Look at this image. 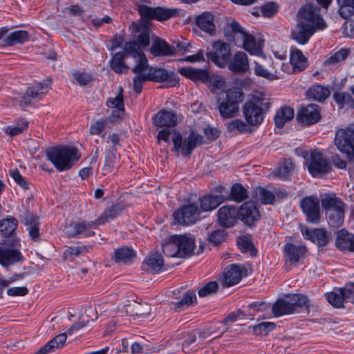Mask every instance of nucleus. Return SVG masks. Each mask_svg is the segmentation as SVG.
Wrapping results in <instances>:
<instances>
[{
  "label": "nucleus",
  "mask_w": 354,
  "mask_h": 354,
  "mask_svg": "<svg viewBox=\"0 0 354 354\" xmlns=\"http://www.w3.org/2000/svg\"><path fill=\"white\" fill-rule=\"evenodd\" d=\"M294 109L289 106H283L279 110L274 116V122L278 128H282L286 122L293 119Z\"/></svg>",
  "instance_id": "41"
},
{
  "label": "nucleus",
  "mask_w": 354,
  "mask_h": 354,
  "mask_svg": "<svg viewBox=\"0 0 354 354\" xmlns=\"http://www.w3.org/2000/svg\"><path fill=\"white\" fill-rule=\"evenodd\" d=\"M346 21L342 26V33L348 37H354V17L345 19Z\"/></svg>",
  "instance_id": "64"
},
{
  "label": "nucleus",
  "mask_w": 354,
  "mask_h": 354,
  "mask_svg": "<svg viewBox=\"0 0 354 354\" xmlns=\"http://www.w3.org/2000/svg\"><path fill=\"white\" fill-rule=\"evenodd\" d=\"M333 98L341 109H354V99L351 93L336 92L333 95Z\"/></svg>",
  "instance_id": "46"
},
{
  "label": "nucleus",
  "mask_w": 354,
  "mask_h": 354,
  "mask_svg": "<svg viewBox=\"0 0 354 354\" xmlns=\"http://www.w3.org/2000/svg\"><path fill=\"white\" fill-rule=\"evenodd\" d=\"M272 310L275 317L295 313L288 296L284 299H278L272 306Z\"/></svg>",
  "instance_id": "35"
},
{
  "label": "nucleus",
  "mask_w": 354,
  "mask_h": 354,
  "mask_svg": "<svg viewBox=\"0 0 354 354\" xmlns=\"http://www.w3.org/2000/svg\"><path fill=\"white\" fill-rule=\"evenodd\" d=\"M247 275V269L240 265H231L226 268V271L221 278L223 286L230 287L240 282L243 276Z\"/></svg>",
  "instance_id": "20"
},
{
  "label": "nucleus",
  "mask_w": 354,
  "mask_h": 354,
  "mask_svg": "<svg viewBox=\"0 0 354 354\" xmlns=\"http://www.w3.org/2000/svg\"><path fill=\"white\" fill-rule=\"evenodd\" d=\"M201 213L198 205L194 203L183 205L174 212V223L184 225L194 224L198 221Z\"/></svg>",
  "instance_id": "11"
},
{
  "label": "nucleus",
  "mask_w": 354,
  "mask_h": 354,
  "mask_svg": "<svg viewBox=\"0 0 354 354\" xmlns=\"http://www.w3.org/2000/svg\"><path fill=\"white\" fill-rule=\"evenodd\" d=\"M138 10L141 17L145 20L165 21L178 14V9L160 6L153 8L146 5H140Z\"/></svg>",
  "instance_id": "10"
},
{
  "label": "nucleus",
  "mask_w": 354,
  "mask_h": 354,
  "mask_svg": "<svg viewBox=\"0 0 354 354\" xmlns=\"http://www.w3.org/2000/svg\"><path fill=\"white\" fill-rule=\"evenodd\" d=\"M225 201V198L222 195L213 196L211 194L205 195L200 199L199 209L201 212H209L216 209L220 204Z\"/></svg>",
  "instance_id": "32"
},
{
  "label": "nucleus",
  "mask_w": 354,
  "mask_h": 354,
  "mask_svg": "<svg viewBox=\"0 0 354 354\" xmlns=\"http://www.w3.org/2000/svg\"><path fill=\"white\" fill-rule=\"evenodd\" d=\"M330 90L328 87L320 84H315L310 87L306 91V96L318 102H324L330 95Z\"/></svg>",
  "instance_id": "37"
},
{
  "label": "nucleus",
  "mask_w": 354,
  "mask_h": 354,
  "mask_svg": "<svg viewBox=\"0 0 354 354\" xmlns=\"http://www.w3.org/2000/svg\"><path fill=\"white\" fill-rule=\"evenodd\" d=\"M334 144L350 161H354V124L337 129Z\"/></svg>",
  "instance_id": "6"
},
{
  "label": "nucleus",
  "mask_w": 354,
  "mask_h": 354,
  "mask_svg": "<svg viewBox=\"0 0 354 354\" xmlns=\"http://www.w3.org/2000/svg\"><path fill=\"white\" fill-rule=\"evenodd\" d=\"M50 80H45L41 82L36 83L29 86L20 101L22 106L30 104L32 100H39L50 88Z\"/></svg>",
  "instance_id": "14"
},
{
  "label": "nucleus",
  "mask_w": 354,
  "mask_h": 354,
  "mask_svg": "<svg viewBox=\"0 0 354 354\" xmlns=\"http://www.w3.org/2000/svg\"><path fill=\"white\" fill-rule=\"evenodd\" d=\"M18 225L17 220L13 216H8L1 220V236L7 240L10 236H16L14 233Z\"/></svg>",
  "instance_id": "42"
},
{
  "label": "nucleus",
  "mask_w": 354,
  "mask_h": 354,
  "mask_svg": "<svg viewBox=\"0 0 354 354\" xmlns=\"http://www.w3.org/2000/svg\"><path fill=\"white\" fill-rule=\"evenodd\" d=\"M322 205L327 213L328 210L345 207L343 201L335 194H326L322 198Z\"/></svg>",
  "instance_id": "45"
},
{
  "label": "nucleus",
  "mask_w": 354,
  "mask_h": 354,
  "mask_svg": "<svg viewBox=\"0 0 354 354\" xmlns=\"http://www.w3.org/2000/svg\"><path fill=\"white\" fill-rule=\"evenodd\" d=\"M172 141L174 151L180 153L185 157L190 156L197 145L204 143L203 137L195 131H191L184 140L179 132H175Z\"/></svg>",
  "instance_id": "8"
},
{
  "label": "nucleus",
  "mask_w": 354,
  "mask_h": 354,
  "mask_svg": "<svg viewBox=\"0 0 354 354\" xmlns=\"http://www.w3.org/2000/svg\"><path fill=\"white\" fill-rule=\"evenodd\" d=\"M307 252L308 249L304 245H296L292 243H287L283 248V257L286 266L303 263V260Z\"/></svg>",
  "instance_id": "15"
},
{
  "label": "nucleus",
  "mask_w": 354,
  "mask_h": 354,
  "mask_svg": "<svg viewBox=\"0 0 354 354\" xmlns=\"http://www.w3.org/2000/svg\"><path fill=\"white\" fill-rule=\"evenodd\" d=\"M320 118L319 107L315 104H310L307 106H301L297 115L298 122L306 126L312 125L318 122Z\"/></svg>",
  "instance_id": "18"
},
{
  "label": "nucleus",
  "mask_w": 354,
  "mask_h": 354,
  "mask_svg": "<svg viewBox=\"0 0 354 354\" xmlns=\"http://www.w3.org/2000/svg\"><path fill=\"white\" fill-rule=\"evenodd\" d=\"M145 71L135 73L136 75L133 79V89L138 94L140 93L142 89V84L149 80L147 75L143 73Z\"/></svg>",
  "instance_id": "61"
},
{
  "label": "nucleus",
  "mask_w": 354,
  "mask_h": 354,
  "mask_svg": "<svg viewBox=\"0 0 354 354\" xmlns=\"http://www.w3.org/2000/svg\"><path fill=\"white\" fill-rule=\"evenodd\" d=\"M351 50L342 48L331 54L324 63V66L328 69H334L339 66V64L344 62L350 55Z\"/></svg>",
  "instance_id": "30"
},
{
  "label": "nucleus",
  "mask_w": 354,
  "mask_h": 354,
  "mask_svg": "<svg viewBox=\"0 0 354 354\" xmlns=\"http://www.w3.org/2000/svg\"><path fill=\"white\" fill-rule=\"evenodd\" d=\"M163 259L158 253H153L145 258L143 268L151 272L158 273L161 271L163 266Z\"/></svg>",
  "instance_id": "34"
},
{
  "label": "nucleus",
  "mask_w": 354,
  "mask_h": 354,
  "mask_svg": "<svg viewBox=\"0 0 354 354\" xmlns=\"http://www.w3.org/2000/svg\"><path fill=\"white\" fill-rule=\"evenodd\" d=\"M301 232L305 239L317 243L318 246H324L328 243V236L326 232L322 229L309 230L304 228L302 229Z\"/></svg>",
  "instance_id": "28"
},
{
  "label": "nucleus",
  "mask_w": 354,
  "mask_h": 354,
  "mask_svg": "<svg viewBox=\"0 0 354 354\" xmlns=\"http://www.w3.org/2000/svg\"><path fill=\"white\" fill-rule=\"evenodd\" d=\"M125 57V54L122 52L116 53L112 57L111 60V68L115 73H126L129 66L124 62Z\"/></svg>",
  "instance_id": "47"
},
{
  "label": "nucleus",
  "mask_w": 354,
  "mask_h": 354,
  "mask_svg": "<svg viewBox=\"0 0 354 354\" xmlns=\"http://www.w3.org/2000/svg\"><path fill=\"white\" fill-rule=\"evenodd\" d=\"M248 198V190L240 183H235L231 188L229 199L241 203Z\"/></svg>",
  "instance_id": "50"
},
{
  "label": "nucleus",
  "mask_w": 354,
  "mask_h": 354,
  "mask_svg": "<svg viewBox=\"0 0 354 354\" xmlns=\"http://www.w3.org/2000/svg\"><path fill=\"white\" fill-rule=\"evenodd\" d=\"M20 248V240L16 236H10L7 240H1V266L8 268L23 263L25 261V257Z\"/></svg>",
  "instance_id": "5"
},
{
  "label": "nucleus",
  "mask_w": 354,
  "mask_h": 354,
  "mask_svg": "<svg viewBox=\"0 0 354 354\" xmlns=\"http://www.w3.org/2000/svg\"><path fill=\"white\" fill-rule=\"evenodd\" d=\"M254 71L256 75L266 78L268 80H274L279 79V75L277 71H269L262 64L255 61L254 62Z\"/></svg>",
  "instance_id": "54"
},
{
  "label": "nucleus",
  "mask_w": 354,
  "mask_h": 354,
  "mask_svg": "<svg viewBox=\"0 0 354 354\" xmlns=\"http://www.w3.org/2000/svg\"><path fill=\"white\" fill-rule=\"evenodd\" d=\"M276 328V324L273 322H265L254 325L252 327L253 331L257 335H267L270 331Z\"/></svg>",
  "instance_id": "59"
},
{
  "label": "nucleus",
  "mask_w": 354,
  "mask_h": 354,
  "mask_svg": "<svg viewBox=\"0 0 354 354\" xmlns=\"http://www.w3.org/2000/svg\"><path fill=\"white\" fill-rule=\"evenodd\" d=\"M46 156L57 171H63L69 170L81 155L74 147L59 145L48 149Z\"/></svg>",
  "instance_id": "3"
},
{
  "label": "nucleus",
  "mask_w": 354,
  "mask_h": 354,
  "mask_svg": "<svg viewBox=\"0 0 354 354\" xmlns=\"http://www.w3.org/2000/svg\"><path fill=\"white\" fill-rule=\"evenodd\" d=\"M241 47L243 48L250 55H259L261 53L260 45L257 43L255 37L250 33L245 38Z\"/></svg>",
  "instance_id": "49"
},
{
  "label": "nucleus",
  "mask_w": 354,
  "mask_h": 354,
  "mask_svg": "<svg viewBox=\"0 0 354 354\" xmlns=\"http://www.w3.org/2000/svg\"><path fill=\"white\" fill-rule=\"evenodd\" d=\"M98 219L96 218L95 221L87 222L86 221H80L75 222L70 225L71 230L68 232V234L70 237H88L93 236L95 232L93 230L101 224L97 223Z\"/></svg>",
  "instance_id": "19"
},
{
  "label": "nucleus",
  "mask_w": 354,
  "mask_h": 354,
  "mask_svg": "<svg viewBox=\"0 0 354 354\" xmlns=\"http://www.w3.org/2000/svg\"><path fill=\"white\" fill-rule=\"evenodd\" d=\"M90 247L85 245H79L68 247L64 252L65 258L68 259L73 256L77 257L82 254H86L89 252Z\"/></svg>",
  "instance_id": "60"
},
{
  "label": "nucleus",
  "mask_w": 354,
  "mask_h": 354,
  "mask_svg": "<svg viewBox=\"0 0 354 354\" xmlns=\"http://www.w3.org/2000/svg\"><path fill=\"white\" fill-rule=\"evenodd\" d=\"M294 168L293 162L290 160H286L279 164L274 169V174L280 178L286 179L291 174Z\"/></svg>",
  "instance_id": "52"
},
{
  "label": "nucleus",
  "mask_w": 354,
  "mask_h": 354,
  "mask_svg": "<svg viewBox=\"0 0 354 354\" xmlns=\"http://www.w3.org/2000/svg\"><path fill=\"white\" fill-rule=\"evenodd\" d=\"M328 224L335 227H340L344 222V207L335 209H330L326 213Z\"/></svg>",
  "instance_id": "43"
},
{
  "label": "nucleus",
  "mask_w": 354,
  "mask_h": 354,
  "mask_svg": "<svg viewBox=\"0 0 354 354\" xmlns=\"http://www.w3.org/2000/svg\"><path fill=\"white\" fill-rule=\"evenodd\" d=\"M153 124L157 127L171 128L178 123V116L174 111L162 109L153 118Z\"/></svg>",
  "instance_id": "22"
},
{
  "label": "nucleus",
  "mask_w": 354,
  "mask_h": 354,
  "mask_svg": "<svg viewBox=\"0 0 354 354\" xmlns=\"http://www.w3.org/2000/svg\"><path fill=\"white\" fill-rule=\"evenodd\" d=\"M196 302V296L194 291L189 290L186 292L182 299L174 304L175 308L180 310L183 309L184 307H187L190 305Z\"/></svg>",
  "instance_id": "57"
},
{
  "label": "nucleus",
  "mask_w": 354,
  "mask_h": 354,
  "mask_svg": "<svg viewBox=\"0 0 354 354\" xmlns=\"http://www.w3.org/2000/svg\"><path fill=\"white\" fill-rule=\"evenodd\" d=\"M290 64L292 66L293 73H299L307 67L308 59L301 50L296 48H291Z\"/></svg>",
  "instance_id": "31"
},
{
  "label": "nucleus",
  "mask_w": 354,
  "mask_h": 354,
  "mask_svg": "<svg viewBox=\"0 0 354 354\" xmlns=\"http://www.w3.org/2000/svg\"><path fill=\"white\" fill-rule=\"evenodd\" d=\"M66 338L67 335L66 333H61L48 342L44 346L48 349L49 353H53L64 345Z\"/></svg>",
  "instance_id": "58"
},
{
  "label": "nucleus",
  "mask_w": 354,
  "mask_h": 354,
  "mask_svg": "<svg viewBox=\"0 0 354 354\" xmlns=\"http://www.w3.org/2000/svg\"><path fill=\"white\" fill-rule=\"evenodd\" d=\"M327 301L335 308H342L344 306V303L346 301L344 294L342 290V288H335L333 290L327 293L326 295Z\"/></svg>",
  "instance_id": "44"
},
{
  "label": "nucleus",
  "mask_w": 354,
  "mask_h": 354,
  "mask_svg": "<svg viewBox=\"0 0 354 354\" xmlns=\"http://www.w3.org/2000/svg\"><path fill=\"white\" fill-rule=\"evenodd\" d=\"M225 36L230 37L234 44L239 46H241V44L245 40L248 33L245 32L241 26L236 21L233 20L229 23L224 29Z\"/></svg>",
  "instance_id": "27"
},
{
  "label": "nucleus",
  "mask_w": 354,
  "mask_h": 354,
  "mask_svg": "<svg viewBox=\"0 0 354 354\" xmlns=\"http://www.w3.org/2000/svg\"><path fill=\"white\" fill-rule=\"evenodd\" d=\"M219 223L224 227H231L239 218L238 209L232 205L221 207L217 213Z\"/></svg>",
  "instance_id": "26"
},
{
  "label": "nucleus",
  "mask_w": 354,
  "mask_h": 354,
  "mask_svg": "<svg viewBox=\"0 0 354 354\" xmlns=\"http://www.w3.org/2000/svg\"><path fill=\"white\" fill-rule=\"evenodd\" d=\"M147 75L149 80L166 82L168 87L175 86L179 80L178 75L174 72H168L167 70L158 67L150 68Z\"/></svg>",
  "instance_id": "17"
},
{
  "label": "nucleus",
  "mask_w": 354,
  "mask_h": 354,
  "mask_svg": "<svg viewBox=\"0 0 354 354\" xmlns=\"http://www.w3.org/2000/svg\"><path fill=\"white\" fill-rule=\"evenodd\" d=\"M136 257V252L131 248L123 246L115 250L113 259L118 264L131 263Z\"/></svg>",
  "instance_id": "33"
},
{
  "label": "nucleus",
  "mask_w": 354,
  "mask_h": 354,
  "mask_svg": "<svg viewBox=\"0 0 354 354\" xmlns=\"http://www.w3.org/2000/svg\"><path fill=\"white\" fill-rule=\"evenodd\" d=\"M335 245L342 251L354 252V234L344 230L337 232Z\"/></svg>",
  "instance_id": "29"
},
{
  "label": "nucleus",
  "mask_w": 354,
  "mask_h": 354,
  "mask_svg": "<svg viewBox=\"0 0 354 354\" xmlns=\"http://www.w3.org/2000/svg\"><path fill=\"white\" fill-rule=\"evenodd\" d=\"M239 218L245 225H254L261 218L260 212L252 201L245 202L238 210Z\"/></svg>",
  "instance_id": "21"
},
{
  "label": "nucleus",
  "mask_w": 354,
  "mask_h": 354,
  "mask_svg": "<svg viewBox=\"0 0 354 354\" xmlns=\"http://www.w3.org/2000/svg\"><path fill=\"white\" fill-rule=\"evenodd\" d=\"M303 212L308 222L317 223L320 220L319 200L315 196L304 197L300 202Z\"/></svg>",
  "instance_id": "16"
},
{
  "label": "nucleus",
  "mask_w": 354,
  "mask_h": 354,
  "mask_svg": "<svg viewBox=\"0 0 354 354\" xmlns=\"http://www.w3.org/2000/svg\"><path fill=\"white\" fill-rule=\"evenodd\" d=\"M341 17L348 19L354 17V1L353 0H337Z\"/></svg>",
  "instance_id": "53"
},
{
  "label": "nucleus",
  "mask_w": 354,
  "mask_h": 354,
  "mask_svg": "<svg viewBox=\"0 0 354 354\" xmlns=\"http://www.w3.org/2000/svg\"><path fill=\"white\" fill-rule=\"evenodd\" d=\"M124 209V205L122 203H118L113 204L107 209H106L101 216L97 218L98 221L97 223L98 224H104L109 220L114 219L118 216H119Z\"/></svg>",
  "instance_id": "36"
},
{
  "label": "nucleus",
  "mask_w": 354,
  "mask_h": 354,
  "mask_svg": "<svg viewBox=\"0 0 354 354\" xmlns=\"http://www.w3.org/2000/svg\"><path fill=\"white\" fill-rule=\"evenodd\" d=\"M151 310L150 306L147 304H136L133 306V314L132 315L138 318L147 317L150 314Z\"/></svg>",
  "instance_id": "62"
},
{
  "label": "nucleus",
  "mask_w": 354,
  "mask_h": 354,
  "mask_svg": "<svg viewBox=\"0 0 354 354\" xmlns=\"http://www.w3.org/2000/svg\"><path fill=\"white\" fill-rule=\"evenodd\" d=\"M197 26L203 31L214 35L215 32V25L214 24V16L210 12H205L196 18Z\"/></svg>",
  "instance_id": "38"
},
{
  "label": "nucleus",
  "mask_w": 354,
  "mask_h": 354,
  "mask_svg": "<svg viewBox=\"0 0 354 354\" xmlns=\"http://www.w3.org/2000/svg\"><path fill=\"white\" fill-rule=\"evenodd\" d=\"M125 57L131 56L133 58L136 66L133 68V73L146 71L148 67V61L145 53L140 50L136 41L126 42L123 47Z\"/></svg>",
  "instance_id": "13"
},
{
  "label": "nucleus",
  "mask_w": 354,
  "mask_h": 354,
  "mask_svg": "<svg viewBox=\"0 0 354 354\" xmlns=\"http://www.w3.org/2000/svg\"><path fill=\"white\" fill-rule=\"evenodd\" d=\"M231 55L230 44L218 40L214 43L212 51L207 53V57L216 66L223 68L229 62Z\"/></svg>",
  "instance_id": "12"
},
{
  "label": "nucleus",
  "mask_w": 354,
  "mask_h": 354,
  "mask_svg": "<svg viewBox=\"0 0 354 354\" xmlns=\"http://www.w3.org/2000/svg\"><path fill=\"white\" fill-rule=\"evenodd\" d=\"M227 128L232 133H245L252 131L250 125L240 119H236L228 122Z\"/></svg>",
  "instance_id": "51"
},
{
  "label": "nucleus",
  "mask_w": 354,
  "mask_h": 354,
  "mask_svg": "<svg viewBox=\"0 0 354 354\" xmlns=\"http://www.w3.org/2000/svg\"><path fill=\"white\" fill-rule=\"evenodd\" d=\"M29 39V34L26 30H17L10 33L1 44V48L3 46H12L19 44H23Z\"/></svg>",
  "instance_id": "39"
},
{
  "label": "nucleus",
  "mask_w": 354,
  "mask_h": 354,
  "mask_svg": "<svg viewBox=\"0 0 354 354\" xmlns=\"http://www.w3.org/2000/svg\"><path fill=\"white\" fill-rule=\"evenodd\" d=\"M326 27L320 9L313 4H306L298 11L297 27L292 32V38L298 44L304 45L317 30H324Z\"/></svg>",
  "instance_id": "1"
},
{
  "label": "nucleus",
  "mask_w": 354,
  "mask_h": 354,
  "mask_svg": "<svg viewBox=\"0 0 354 354\" xmlns=\"http://www.w3.org/2000/svg\"><path fill=\"white\" fill-rule=\"evenodd\" d=\"M162 248L167 257L187 258L194 254L196 242L192 234H174L169 236Z\"/></svg>",
  "instance_id": "2"
},
{
  "label": "nucleus",
  "mask_w": 354,
  "mask_h": 354,
  "mask_svg": "<svg viewBox=\"0 0 354 354\" xmlns=\"http://www.w3.org/2000/svg\"><path fill=\"white\" fill-rule=\"evenodd\" d=\"M28 123L27 120L21 119L17 122L16 125L6 127L4 131L10 137H14L23 133L28 129Z\"/></svg>",
  "instance_id": "56"
},
{
  "label": "nucleus",
  "mask_w": 354,
  "mask_h": 354,
  "mask_svg": "<svg viewBox=\"0 0 354 354\" xmlns=\"http://www.w3.org/2000/svg\"><path fill=\"white\" fill-rule=\"evenodd\" d=\"M122 88H120L119 93L114 98H109L106 102V105L110 108H115L113 110V115H115V112L118 113L117 116L120 117V114H124V102H123V94Z\"/></svg>",
  "instance_id": "48"
},
{
  "label": "nucleus",
  "mask_w": 354,
  "mask_h": 354,
  "mask_svg": "<svg viewBox=\"0 0 354 354\" xmlns=\"http://www.w3.org/2000/svg\"><path fill=\"white\" fill-rule=\"evenodd\" d=\"M227 64L229 70L237 74L245 73L250 68L248 55L243 51L236 53Z\"/></svg>",
  "instance_id": "24"
},
{
  "label": "nucleus",
  "mask_w": 354,
  "mask_h": 354,
  "mask_svg": "<svg viewBox=\"0 0 354 354\" xmlns=\"http://www.w3.org/2000/svg\"><path fill=\"white\" fill-rule=\"evenodd\" d=\"M305 158L308 170L313 177L320 178L330 172V161L322 152L313 151Z\"/></svg>",
  "instance_id": "9"
},
{
  "label": "nucleus",
  "mask_w": 354,
  "mask_h": 354,
  "mask_svg": "<svg viewBox=\"0 0 354 354\" xmlns=\"http://www.w3.org/2000/svg\"><path fill=\"white\" fill-rule=\"evenodd\" d=\"M295 313H299L303 310L309 312L310 301L308 298L301 294H295L288 296Z\"/></svg>",
  "instance_id": "40"
},
{
  "label": "nucleus",
  "mask_w": 354,
  "mask_h": 354,
  "mask_svg": "<svg viewBox=\"0 0 354 354\" xmlns=\"http://www.w3.org/2000/svg\"><path fill=\"white\" fill-rule=\"evenodd\" d=\"M178 72L181 75L193 82H200L205 84L211 82L210 73L206 69L195 68L191 66H187L179 68Z\"/></svg>",
  "instance_id": "23"
},
{
  "label": "nucleus",
  "mask_w": 354,
  "mask_h": 354,
  "mask_svg": "<svg viewBox=\"0 0 354 354\" xmlns=\"http://www.w3.org/2000/svg\"><path fill=\"white\" fill-rule=\"evenodd\" d=\"M177 49L160 37L153 39L150 53L154 57L173 56L176 54Z\"/></svg>",
  "instance_id": "25"
},
{
  "label": "nucleus",
  "mask_w": 354,
  "mask_h": 354,
  "mask_svg": "<svg viewBox=\"0 0 354 354\" xmlns=\"http://www.w3.org/2000/svg\"><path fill=\"white\" fill-rule=\"evenodd\" d=\"M218 285L216 281H210L198 290V295L201 297H207L217 292Z\"/></svg>",
  "instance_id": "63"
},
{
  "label": "nucleus",
  "mask_w": 354,
  "mask_h": 354,
  "mask_svg": "<svg viewBox=\"0 0 354 354\" xmlns=\"http://www.w3.org/2000/svg\"><path fill=\"white\" fill-rule=\"evenodd\" d=\"M256 198L263 204H273L275 196L273 193L263 187H257L255 189Z\"/></svg>",
  "instance_id": "55"
},
{
  "label": "nucleus",
  "mask_w": 354,
  "mask_h": 354,
  "mask_svg": "<svg viewBox=\"0 0 354 354\" xmlns=\"http://www.w3.org/2000/svg\"><path fill=\"white\" fill-rule=\"evenodd\" d=\"M270 107L269 97L262 93L255 95L243 106L244 118L250 126H259L263 121L265 115Z\"/></svg>",
  "instance_id": "4"
},
{
  "label": "nucleus",
  "mask_w": 354,
  "mask_h": 354,
  "mask_svg": "<svg viewBox=\"0 0 354 354\" xmlns=\"http://www.w3.org/2000/svg\"><path fill=\"white\" fill-rule=\"evenodd\" d=\"M226 97L220 102L218 111L223 118H231L236 115L239 111V104L243 102L244 95L237 88L229 89L225 93Z\"/></svg>",
  "instance_id": "7"
}]
</instances>
